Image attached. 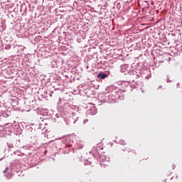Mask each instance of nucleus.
Segmentation results:
<instances>
[{
    "instance_id": "1",
    "label": "nucleus",
    "mask_w": 182,
    "mask_h": 182,
    "mask_svg": "<svg viewBox=\"0 0 182 182\" xmlns=\"http://www.w3.org/2000/svg\"><path fill=\"white\" fill-rule=\"evenodd\" d=\"M98 77H101V79H105V77H107V75L106 74H99Z\"/></svg>"
},
{
    "instance_id": "3",
    "label": "nucleus",
    "mask_w": 182,
    "mask_h": 182,
    "mask_svg": "<svg viewBox=\"0 0 182 182\" xmlns=\"http://www.w3.org/2000/svg\"><path fill=\"white\" fill-rule=\"evenodd\" d=\"M7 170H8V168H6V170L3 171V173H6Z\"/></svg>"
},
{
    "instance_id": "2",
    "label": "nucleus",
    "mask_w": 182,
    "mask_h": 182,
    "mask_svg": "<svg viewBox=\"0 0 182 182\" xmlns=\"http://www.w3.org/2000/svg\"><path fill=\"white\" fill-rule=\"evenodd\" d=\"M87 122H88L87 119L84 120V124H86V123H87Z\"/></svg>"
}]
</instances>
